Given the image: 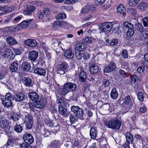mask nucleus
<instances>
[{
    "label": "nucleus",
    "instance_id": "54",
    "mask_svg": "<svg viewBox=\"0 0 148 148\" xmlns=\"http://www.w3.org/2000/svg\"><path fill=\"white\" fill-rule=\"evenodd\" d=\"M130 78H131V81L133 83H135L138 79L137 77L135 75H132Z\"/></svg>",
    "mask_w": 148,
    "mask_h": 148
},
{
    "label": "nucleus",
    "instance_id": "27",
    "mask_svg": "<svg viewBox=\"0 0 148 148\" xmlns=\"http://www.w3.org/2000/svg\"><path fill=\"white\" fill-rule=\"evenodd\" d=\"M64 56L67 58L71 59L74 56V54L73 53L71 50L68 49L66 50L64 53Z\"/></svg>",
    "mask_w": 148,
    "mask_h": 148
},
{
    "label": "nucleus",
    "instance_id": "19",
    "mask_svg": "<svg viewBox=\"0 0 148 148\" xmlns=\"http://www.w3.org/2000/svg\"><path fill=\"white\" fill-rule=\"evenodd\" d=\"M117 10L118 12L122 15L123 16H125L126 15V13L125 12V8L124 5L122 4L119 5L117 8Z\"/></svg>",
    "mask_w": 148,
    "mask_h": 148
},
{
    "label": "nucleus",
    "instance_id": "47",
    "mask_svg": "<svg viewBox=\"0 0 148 148\" xmlns=\"http://www.w3.org/2000/svg\"><path fill=\"white\" fill-rule=\"evenodd\" d=\"M66 16L64 13H60L56 17L57 19H62L66 18Z\"/></svg>",
    "mask_w": 148,
    "mask_h": 148
},
{
    "label": "nucleus",
    "instance_id": "60",
    "mask_svg": "<svg viewBox=\"0 0 148 148\" xmlns=\"http://www.w3.org/2000/svg\"><path fill=\"white\" fill-rule=\"evenodd\" d=\"M110 6V5L108 3L105 4L101 6V8L103 10L108 9Z\"/></svg>",
    "mask_w": 148,
    "mask_h": 148
},
{
    "label": "nucleus",
    "instance_id": "37",
    "mask_svg": "<svg viewBox=\"0 0 148 148\" xmlns=\"http://www.w3.org/2000/svg\"><path fill=\"white\" fill-rule=\"evenodd\" d=\"M89 11L88 8V5H87L84 7H83L81 10L80 14H85L88 13Z\"/></svg>",
    "mask_w": 148,
    "mask_h": 148
},
{
    "label": "nucleus",
    "instance_id": "20",
    "mask_svg": "<svg viewBox=\"0 0 148 148\" xmlns=\"http://www.w3.org/2000/svg\"><path fill=\"white\" fill-rule=\"evenodd\" d=\"M34 72L38 75L44 76L46 74V71L44 69L38 68L34 70Z\"/></svg>",
    "mask_w": 148,
    "mask_h": 148
},
{
    "label": "nucleus",
    "instance_id": "18",
    "mask_svg": "<svg viewBox=\"0 0 148 148\" xmlns=\"http://www.w3.org/2000/svg\"><path fill=\"white\" fill-rule=\"evenodd\" d=\"M35 9L36 7L34 5H30L27 6V9L24 11V14L26 15H29L32 13Z\"/></svg>",
    "mask_w": 148,
    "mask_h": 148
},
{
    "label": "nucleus",
    "instance_id": "14",
    "mask_svg": "<svg viewBox=\"0 0 148 148\" xmlns=\"http://www.w3.org/2000/svg\"><path fill=\"white\" fill-rule=\"evenodd\" d=\"M59 111L60 114L66 117L69 114L70 112L66 109L61 106H59Z\"/></svg>",
    "mask_w": 148,
    "mask_h": 148
},
{
    "label": "nucleus",
    "instance_id": "24",
    "mask_svg": "<svg viewBox=\"0 0 148 148\" xmlns=\"http://www.w3.org/2000/svg\"><path fill=\"white\" fill-rule=\"evenodd\" d=\"M148 7V4L144 2L140 3L138 6V9L140 11H143L145 10Z\"/></svg>",
    "mask_w": 148,
    "mask_h": 148
},
{
    "label": "nucleus",
    "instance_id": "28",
    "mask_svg": "<svg viewBox=\"0 0 148 148\" xmlns=\"http://www.w3.org/2000/svg\"><path fill=\"white\" fill-rule=\"evenodd\" d=\"M76 47L75 49L77 50H80L82 51V50L86 48V45L84 43L81 42L79 43H77L76 45Z\"/></svg>",
    "mask_w": 148,
    "mask_h": 148
},
{
    "label": "nucleus",
    "instance_id": "38",
    "mask_svg": "<svg viewBox=\"0 0 148 148\" xmlns=\"http://www.w3.org/2000/svg\"><path fill=\"white\" fill-rule=\"evenodd\" d=\"M140 1V0H130L129 4L130 6H135L139 3Z\"/></svg>",
    "mask_w": 148,
    "mask_h": 148
},
{
    "label": "nucleus",
    "instance_id": "36",
    "mask_svg": "<svg viewBox=\"0 0 148 148\" xmlns=\"http://www.w3.org/2000/svg\"><path fill=\"white\" fill-rule=\"evenodd\" d=\"M93 40L97 47H100L103 45V42L102 40H99L97 38H93Z\"/></svg>",
    "mask_w": 148,
    "mask_h": 148
},
{
    "label": "nucleus",
    "instance_id": "15",
    "mask_svg": "<svg viewBox=\"0 0 148 148\" xmlns=\"http://www.w3.org/2000/svg\"><path fill=\"white\" fill-rule=\"evenodd\" d=\"M46 104V99L42 98L39 100L35 102V104L37 108H41L43 107Z\"/></svg>",
    "mask_w": 148,
    "mask_h": 148
},
{
    "label": "nucleus",
    "instance_id": "56",
    "mask_svg": "<svg viewBox=\"0 0 148 148\" xmlns=\"http://www.w3.org/2000/svg\"><path fill=\"white\" fill-rule=\"evenodd\" d=\"M88 8L89 9V10H90L92 12H94L96 11V7L95 5H88Z\"/></svg>",
    "mask_w": 148,
    "mask_h": 148
},
{
    "label": "nucleus",
    "instance_id": "53",
    "mask_svg": "<svg viewBox=\"0 0 148 148\" xmlns=\"http://www.w3.org/2000/svg\"><path fill=\"white\" fill-rule=\"evenodd\" d=\"M21 148H32V147L29 144L23 143L21 144Z\"/></svg>",
    "mask_w": 148,
    "mask_h": 148
},
{
    "label": "nucleus",
    "instance_id": "44",
    "mask_svg": "<svg viewBox=\"0 0 148 148\" xmlns=\"http://www.w3.org/2000/svg\"><path fill=\"white\" fill-rule=\"evenodd\" d=\"M119 75L123 78H125L127 76V73L122 70H119Z\"/></svg>",
    "mask_w": 148,
    "mask_h": 148
},
{
    "label": "nucleus",
    "instance_id": "52",
    "mask_svg": "<svg viewBox=\"0 0 148 148\" xmlns=\"http://www.w3.org/2000/svg\"><path fill=\"white\" fill-rule=\"evenodd\" d=\"M119 42L116 39H112L110 42V44L112 45H117Z\"/></svg>",
    "mask_w": 148,
    "mask_h": 148
},
{
    "label": "nucleus",
    "instance_id": "64",
    "mask_svg": "<svg viewBox=\"0 0 148 148\" xmlns=\"http://www.w3.org/2000/svg\"><path fill=\"white\" fill-rule=\"evenodd\" d=\"M122 56H123V57L124 58H127L128 57V54H127V51L125 50H124L122 52Z\"/></svg>",
    "mask_w": 148,
    "mask_h": 148
},
{
    "label": "nucleus",
    "instance_id": "13",
    "mask_svg": "<svg viewBox=\"0 0 148 148\" xmlns=\"http://www.w3.org/2000/svg\"><path fill=\"white\" fill-rule=\"evenodd\" d=\"M38 56L37 51H30L28 53V58L31 61L34 62L37 59Z\"/></svg>",
    "mask_w": 148,
    "mask_h": 148
},
{
    "label": "nucleus",
    "instance_id": "11",
    "mask_svg": "<svg viewBox=\"0 0 148 148\" xmlns=\"http://www.w3.org/2000/svg\"><path fill=\"white\" fill-rule=\"evenodd\" d=\"M3 56L7 58L8 60H13L15 57L12 51L9 49L5 50L3 53Z\"/></svg>",
    "mask_w": 148,
    "mask_h": 148
},
{
    "label": "nucleus",
    "instance_id": "17",
    "mask_svg": "<svg viewBox=\"0 0 148 148\" xmlns=\"http://www.w3.org/2000/svg\"><path fill=\"white\" fill-rule=\"evenodd\" d=\"M25 95L23 93L19 92L14 95L12 99L17 101H23L25 98Z\"/></svg>",
    "mask_w": 148,
    "mask_h": 148
},
{
    "label": "nucleus",
    "instance_id": "33",
    "mask_svg": "<svg viewBox=\"0 0 148 148\" xmlns=\"http://www.w3.org/2000/svg\"><path fill=\"white\" fill-rule=\"evenodd\" d=\"M126 137L127 141L129 144L132 143L133 140V138L132 134L129 132L127 133L126 134Z\"/></svg>",
    "mask_w": 148,
    "mask_h": 148
},
{
    "label": "nucleus",
    "instance_id": "6",
    "mask_svg": "<svg viewBox=\"0 0 148 148\" xmlns=\"http://www.w3.org/2000/svg\"><path fill=\"white\" fill-rule=\"evenodd\" d=\"M24 123L26 128L28 129H31L32 126L33 120L32 117L29 114H27L25 116Z\"/></svg>",
    "mask_w": 148,
    "mask_h": 148
},
{
    "label": "nucleus",
    "instance_id": "46",
    "mask_svg": "<svg viewBox=\"0 0 148 148\" xmlns=\"http://www.w3.org/2000/svg\"><path fill=\"white\" fill-rule=\"evenodd\" d=\"M83 39L84 42L87 44H90L92 41V39L89 37H87L86 38H83Z\"/></svg>",
    "mask_w": 148,
    "mask_h": 148
},
{
    "label": "nucleus",
    "instance_id": "45",
    "mask_svg": "<svg viewBox=\"0 0 148 148\" xmlns=\"http://www.w3.org/2000/svg\"><path fill=\"white\" fill-rule=\"evenodd\" d=\"M29 108L31 110L34 111L36 110V108H37L36 106V105L35 104V102L33 103H29Z\"/></svg>",
    "mask_w": 148,
    "mask_h": 148
},
{
    "label": "nucleus",
    "instance_id": "23",
    "mask_svg": "<svg viewBox=\"0 0 148 148\" xmlns=\"http://www.w3.org/2000/svg\"><path fill=\"white\" fill-rule=\"evenodd\" d=\"M29 97L32 100H37L39 98V95L38 94L35 92H30L28 94Z\"/></svg>",
    "mask_w": 148,
    "mask_h": 148
},
{
    "label": "nucleus",
    "instance_id": "31",
    "mask_svg": "<svg viewBox=\"0 0 148 148\" xmlns=\"http://www.w3.org/2000/svg\"><path fill=\"white\" fill-rule=\"evenodd\" d=\"M87 77L86 74L84 71H82L79 74V80L82 82H84Z\"/></svg>",
    "mask_w": 148,
    "mask_h": 148
},
{
    "label": "nucleus",
    "instance_id": "2",
    "mask_svg": "<svg viewBox=\"0 0 148 148\" xmlns=\"http://www.w3.org/2000/svg\"><path fill=\"white\" fill-rule=\"evenodd\" d=\"M77 89L76 85L73 83H67L65 84L63 88L59 90V92L63 95H66L69 92L74 91Z\"/></svg>",
    "mask_w": 148,
    "mask_h": 148
},
{
    "label": "nucleus",
    "instance_id": "63",
    "mask_svg": "<svg viewBox=\"0 0 148 148\" xmlns=\"http://www.w3.org/2000/svg\"><path fill=\"white\" fill-rule=\"evenodd\" d=\"M139 110L140 112L143 113L146 112L147 109L145 106H143L140 107Z\"/></svg>",
    "mask_w": 148,
    "mask_h": 148
},
{
    "label": "nucleus",
    "instance_id": "5",
    "mask_svg": "<svg viewBox=\"0 0 148 148\" xmlns=\"http://www.w3.org/2000/svg\"><path fill=\"white\" fill-rule=\"evenodd\" d=\"M113 24L110 22H107L103 23L100 30L102 32L108 33L111 31L113 27Z\"/></svg>",
    "mask_w": 148,
    "mask_h": 148
},
{
    "label": "nucleus",
    "instance_id": "61",
    "mask_svg": "<svg viewBox=\"0 0 148 148\" xmlns=\"http://www.w3.org/2000/svg\"><path fill=\"white\" fill-rule=\"evenodd\" d=\"M83 55L82 58L84 59H87L90 57L89 54L87 52H84V53H83Z\"/></svg>",
    "mask_w": 148,
    "mask_h": 148
},
{
    "label": "nucleus",
    "instance_id": "40",
    "mask_svg": "<svg viewBox=\"0 0 148 148\" xmlns=\"http://www.w3.org/2000/svg\"><path fill=\"white\" fill-rule=\"evenodd\" d=\"M75 54L77 59L79 60L82 59V54L79 50H77H77L75 49Z\"/></svg>",
    "mask_w": 148,
    "mask_h": 148
},
{
    "label": "nucleus",
    "instance_id": "8",
    "mask_svg": "<svg viewBox=\"0 0 148 148\" xmlns=\"http://www.w3.org/2000/svg\"><path fill=\"white\" fill-rule=\"evenodd\" d=\"M116 65L114 63H110L107 66L105 67L104 70V73L106 75L107 73H110L112 71L115 70L116 69Z\"/></svg>",
    "mask_w": 148,
    "mask_h": 148
},
{
    "label": "nucleus",
    "instance_id": "49",
    "mask_svg": "<svg viewBox=\"0 0 148 148\" xmlns=\"http://www.w3.org/2000/svg\"><path fill=\"white\" fill-rule=\"evenodd\" d=\"M42 134L45 137L48 136L50 134L49 132L47 130L45 129H43L42 130Z\"/></svg>",
    "mask_w": 148,
    "mask_h": 148
},
{
    "label": "nucleus",
    "instance_id": "41",
    "mask_svg": "<svg viewBox=\"0 0 148 148\" xmlns=\"http://www.w3.org/2000/svg\"><path fill=\"white\" fill-rule=\"evenodd\" d=\"M70 121L71 124L77 121V118L74 115L71 114L69 117Z\"/></svg>",
    "mask_w": 148,
    "mask_h": 148
},
{
    "label": "nucleus",
    "instance_id": "62",
    "mask_svg": "<svg viewBox=\"0 0 148 148\" xmlns=\"http://www.w3.org/2000/svg\"><path fill=\"white\" fill-rule=\"evenodd\" d=\"M43 13L45 15H48L50 14V11L48 8H45L43 10Z\"/></svg>",
    "mask_w": 148,
    "mask_h": 148
},
{
    "label": "nucleus",
    "instance_id": "4",
    "mask_svg": "<svg viewBox=\"0 0 148 148\" xmlns=\"http://www.w3.org/2000/svg\"><path fill=\"white\" fill-rule=\"evenodd\" d=\"M12 99L11 96V94L10 92L7 93L5 96V97L2 99V101L3 105L4 106L8 107L12 105V102L11 101Z\"/></svg>",
    "mask_w": 148,
    "mask_h": 148
},
{
    "label": "nucleus",
    "instance_id": "21",
    "mask_svg": "<svg viewBox=\"0 0 148 148\" xmlns=\"http://www.w3.org/2000/svg\"><path fill=\"white\" fill-rule=\"evenodd\" d=\"M31 68L30 64L27 62H23L21 65V69L25 71H28Z\"/></svg>",
    "mask_w": 148,
    "mask_h": 148
},
{
    "label": "nucleus",
    "instance_id": "55",
    "mask_svg": "<svg viewBox=\"0 0 148 148\" xmlns=\"http://www.w3.org/2000/svg\"><path fill=\"white\" fill-rule=\"evenodd\" d=\"M13 143V140L12 139H8L6 143V144L4 145V146L6 147V148L8 146L12 145Z\"/></svg>",
    "mask_w": 148,
    "mask_h": 148
},
{
    "label": "nucleus",
    "instance_id": "10",
    "mask_svg": "<svg viewBox=\"0 0 148 148\" xmlns=\"http://www.w3.org/2000/svg\"><path fill=\"white\" fill-rule=\"evenodd\" d=\"M23 138L25 142L29 144H32L34 141L33 136L30 134L26 133L23 136Z\"/></svg>",
    "mask_w": 148,
    "mask_h": 148
},
{
    "label": "nucleus",
    "instance_id": "35",
    "mask_svg": "<svg viewBox=\"0 0 148 148\" xmlns=\"http://www.w3.org/2000/svg\"><path fill=\"white\" fill-rule=\"evenodd\" d=\"M20 114L14 112L11 117V118L14 121L16 122L19 119L20 117Z\"/></svg>",
    "mask_w": 148,
    "mask_h": 148
},
{
    "label": "nucleus",
    "instance_id": "42",
    "mask_svg": "<svg viewBox=\"0 0 148 148\" xmlns=\"http://www.w3.org/2000/svg\"><path fill=\"white\" fill-rule=\"evenodd\" d=\"M138 99L141 101H143L144 99V95L141 92H139L137 95Z\"/></svg>",
    "mask_w": 148,
    "mask_h": 148
},
{
    "label": "nucleus",
    "instance_id": "22",
    "mask_svg": "<svg viewBox=\"0 0 148 148\" xmlns=\"http://www.w3.org/2000/svg\"><path fill=\"white\" fill-rule=\"evenodd\" d=\"M97 133V129L95 127H92L90 131V135L92 139H95Z\"/></svg>",
    "mask_w": 148,
    "mask_h": 148
},
{
    "label": "nucleus",
    "instance_id": "30",
    "mask_svg": "<svg viewBox=\"0 0 148 148\" xmlns=\"http://www.w3.org/2000/svg\"><path fill=\"white\" fill-rule=\"evenodd\" d=\"M118 94L116 88H114L112 90L110 96L111 97L114 99H116L118 97Z\"/></svg>",
    "mask_w": 148,
    "mask_h": 148
},
{
    "label": "nucleus",
    "instance_id": "26",
    "mask_svg": "<svg viewBox=\"0 0 148 148\" xmlns=\"http://www.w3.org/2000/svg\"><path fill=\"white\" fill-rule=\"evenodd\" d=\"M23 83L25 85L29 87L32 86V80L28 77H24L23 78Z\"/></svg>",
    "mask_w": 148,
    "mask_h": 148
},
{
    "label": "nucleus",
    "instance_id": "48",
    "mask_svg": "<svg viewBox=\"0 0 148 148\" xmlns=\"http://www.w3.org/2000/svg\"><path fill=\"white\" fill-rule=\"evenodd\" d=\"M15 131L18 133H20L22 130V127L20 125H17L14 127Z\"/></svg>",
    "mask_w": 148,
    "mask_h": 148
},
{
    "label": "nucleus",
    "instance_id": "51",
    "mask_svg": "<svg viewBox=\"0 0 148 148\" xmlns=\"http://www.w3.org/2000/svg\"><path fill=\"white\" fill-rule=\"evenodd\" d=\"M79 0H66L64 3L67 4H74L78 2Z\"/></svg>",
    "mask_w": 148,
    "mask_h": 148
},
{
    "label": "nucleus",
    "instance_id": "43",
    "mask_svg": "<svg viewBox=\"0 0 148 148\" xmlns=\"http://www.w3.org/2000/svg\"><path fill=\"white\" fill-rule=\"evenodd\" d=\"M143 23L145 27H148V16H146L143 19Z\"/></svg>",
    "mask_w": 148,
    "mask_h": 148
},
{
    "label": "nucleus",
    "instance_id": "59",
    "mask_svg": "<svg viewBox=\"0 0 148 148\" xmlns=\"http://www.w3.org/2000/svg\"><path fill=\"white\" fill-rule=\"evenodd\" d=\"M53 44L55 47L58 46L60 43V41L59 42V40L56 39H53Z\"/></svg>",
    "mask_w": 148,
    "mask_h": 148
},
{
    "label": "nucleus",
    "instance_id": "16",
    "mask_svg": "<svg viewBox=\"0 0 148 148\" xmlns=\"http://www.w3.org/2000/svg\"><path fill=\"white\" fill-rule=\"evenodd\" d=\"M24 43L30 47H34L36 45L37 42L35 40L28 39L24 41Z\"/></svg>",
    "mask_w": 148,
    "mask_h": 148
},
{
    "label": "nucleus",
    "instance_id": "1",
    "mask_svg": "<svg viewBox=\"0 0 148 148\" xmlns=\"http://www.w3.org/2000/svg\"><path fill=\"white\" fill-rule=\"evenodd\" d=\"M103 123L105 126L113 130L119 129L121 125V122L118 119L114 118L110 120L105 121Z\"/></svg>",
    "mask_w": 148,
    "mask_h": 148
},
{
    "label": "nucleus",
    "instance_id": "32",
    "mask_svg": "<svg viewBox=\"0 0 148 148\" xmlns=\"http://www.w3.org/2000/svg\"><path fill=\"white\" fill-rule=\"evenodd\" d=\"M98 67L96 65H92L90 68V71L91 74H95L98 71Z\"/></svg>",
    "mask_w": 148,
    "mask_h": 148
},
{
    "label": "nucleus",
    "instance_id": "50",
    "mask_svg": "<svg viewBox=\"0 0 148 148\" xmlns=\"http://www.w3.org/2000/svg\"><path fill=\"white\" fill-rule=\"evenodd\" d=\"M131 101V99L130 96L129 95L125 97L124 99V103L126 104H128Z\"/></svg>",
    "mask_w": 148,
    "mask_h": 148
},
{
    "label": "nucleus",
    "instance_id": "58",
    "mask_svg": "<svg viewBox=\"0 0 148 148\" xmlns=\"http://www.w3.org/2000/svg\"><path fill=\"white\" fill-rule=\"evenodd\" d=\"M103 84L104 86L106 87L108 86L110 84L109 80L107 79H105L103 81Z\"/></svg>",
    "mask_w": 148,
    "mask_h": 148
},
{
    "label": "nucleus",
    "instance_id": "34",
    "mask_svg": "<svg viewBox=\"0 0 148 148\" xmlns=\"http://www.w3.org/2000/svg\"><path fill=\"white\" fill-rule=\"evenodd\" d=\"M8 126V123L6 120L2 119L0 122V128L2 129L6 128Z\"/></svg>",
    "mask_w": 148,
    "mask_h": 148
},
{
    "label": "nucleus",
    "instance_id": "39",
    "mask_svg": "<svg viewBox=\"0 0 148 148\" xmlns=\"http://www.w3.org/2000/svg\"><path fill=\"white\" fill-rule=\"evenodd\" d=\"M136 27L137 29L141 32L145 31L143 25L139 23H138L136 25Z\"/></svg>",
    "mask_w": 148,
    "mask_h": 148
},
{
    "label": "nucleus",
    "instance_id": "25",
    "mask_svg": "<svg viewBox=\"0 0 148 148\" xmlns=\"http://www.w3.org/2000/svg\"><path fill=\"white\" fill-rule=\"evenodd\" d=\"M6 40L7 42L11 45L16 44L17 43V42L16 40L11 36L7 38Z\"/></svg>",
    "mask_w": 148,
    "mask_h": 148
},
{
    "label": "nucleus",
    "instance_id": "3",
    "mask_svg": "<svg viewBox=\"0 0 148 148\" xmlns=\"http://www.w3.org/2000/svg\"><path fill=\"white\" fill-rule=\"evenodd\" d=\"M134 28L133 25L129 22H125L123 24V29L127 30L126 36L129 38L131 37L134 34Z\"/></svg>",
    "mask_w": 148,
    "mask_h": 148
},
{
    "label": "nucleus",
    "instance_id": "9",
    "mask_svg": "<svg viewBox=\"0 0 148 148\" xmlns=\"http://www.w3.org/2000/svg\"><path fill=\"white\" fill-rule=\"evenodd\" d=\"M32 21V19H30L28 21H23L19 25H17L16 27L15 28V29L17 30H19L20 29V27L21 28H25L28 25L30 24Z\"/></svg>",
    "mask_w": 148,
    "mask_h": 148
},
{
    "label": "nucleus",
    "instance_id": "29",
    "mask_svg": "<svg viewBox=\"0 0 148 148\" xmlns=\"http://www.w3.org/2000/svg\"><path fill=\"white\" fill-rule=\"evenodd\" d=\"M10 70L12 72H15L18 69V64L17 63L14 62L11 64L10 66Z\"/></svg>",
    "mask_w": 148,
    "mask_h": 148
},
{
    "label": "nucleus",
    "instance_id": "57",
    "mask_svg": "<svg viewBox=\"0 0 148 148\" xmlns=\"http://www.w3.org/2000/svg\"><path fill=\"white\" fill-rule=\"evenodd\" d=\"M46 125L49 127H51L52 126L54 127L55 126L56 127L58 128L59 127V125H54V123L52 122V121L51 122H49L47 124H46Z\"/></svg>",
    "mask_w": 148,
    "mask_h": 148
},
{
    "label": "nucleus",
    "instance_id": "12",
    "mask_svg": "<svg viewBox=\"0 0 148 148\" xmlns=\"http://www.w3.org/2000/svg\"><path fill=\"white\" fill-rule=\"evenodd\" d=\"M67 65L65 63L62 62L58 67L57 72L60 75H62L65 73V69L67 68Z\"/></svg>",
    "mask_w": 148,
    "mask_h": 148
},
{
    "label": "nucleus",
    "instance_id": "7",
    "mask_svg": "<svg viewBox=\"0 0 148 148\" xmlns=\"http://www.w3.org/2000/svg\"><path fill=\"white\" fill-rule=\"evenodd\" d=\"M71 110L76 115L79 117L83 116L84 114L83 110L78 106H72L71 108Z\"/></svg>",
    "mask_w": 148,
    "mask_h": 148
}]
</instances>
